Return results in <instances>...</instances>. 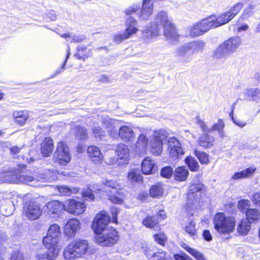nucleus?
I'll use <instances>...</instances> for the list:
<instances>
[{"instance_id":"1","label":"nucleus","mask_w":260,"mask_h":260,"mask_svg":"<svg viewBox=\"0 0 260 260\" xmlns=\"http://www.w3.org/2000/svg\"><path fill=\"white\" fill-rule=\"evenodd\" d=\"M60 236L59 226L57 224L51 225L47 236L43 240V244L48 249V252L38 254L37 260H53L56 257L60 249L59 245Z\"/></svg>"},{"instance_id":"2","label":"nucleus","mask_w":260,"mask_h":260,"mask_svg":"<svg viewBox=\"0 0 260 260\" xmlns=\"http://www.w3.org/2000/svg\"><path fill=\"white\" fill-rule=\"evenodd\" d=\"M93 192L102 191L109 197V200L115 204H121L123 202V193L119 189V185L115 181L104 179L102 185L95 184L89 186Z\"/></svg>"},{"instance_id":"3","label":"nucleus","mask_w":260,"mask_h":260,"mask_svg":"<svg viewBox=\"0 0 260 260\" xmlns=\"http://www.w3.org/2000/svg\"><path fill=\"white\" fill-rule=\"evenodd\" d=\"M155 22V26L159 29V26L163 27L164 35L169 43L175 44L178 41L179 36L177 34L171 18L168 17L166 12L161 11L157 14Z\"/></svg>"},{"instance_id":"4","label":"nucleus","mask_w":260,"mask_h":260,"mask_svg":"<svg viewBox=\"0 0 260 260\" xmlns=\"http://www.w3.org/2000/svg\"><path fill=\"white\" fill-rule=\"evenodd\" d=\"M215 230L219 234L229 235L234 231L235 219L231 216H226L222 212L216 213L213 218Z\"/></svg>"},{"instance_id":"5","label":"nucleus","mask_w":260,"mask_h":260,"mask_svg":"<svg viewBox=\"0 0 260 260\" xmlns=\"http://www.w3.org/2000/svg\"><path fill=\"white\" fill-rule=\"evenodd\" d=\"M88 246V242L85 240L76 239L70 242L63 252L66 260L82 256L87 252Z\"/></svg>"},{"instance_id":"6","label":"nucleus","mask_w":260,"mask_h":260,"mask_svg":"<svg viewBox=\"0 0 260 260\" xmlns=\"http://www.w3.org/2000/svg\"><path fill=\"white\" fill-rule=\"evenodd\" d=\"M241 44V38L233 37L220 45L214 51V56L216 58L228 57L235 52Z\"/></svg>"},{"instance_id":"7","label":"nucleus","mask_w":260,"mask_h":260,"mask_svg":"<svg viewBox=\"0 0 260 260\" xmlns=\"http://www.w3.org/2000/svg\"><path fill=\"white\" fill-rule=\"evenodd\" d=\"M53 159L54 163L61 167L66 166L70 161L71 157L69 148L65 143L60 142L58 143Z\"/></svg>"},{"instance_id":"8","label":"nucleus","mask_w":260,"mask_h":260,"mask_svg":"<svg viewBox=\"0 0 260 260\" xmlns=\"http://www.w3.org/2000/svg\"><path fill=\"white\" fill-rule=\"evenodd\" d=\"M243 4L239 2L234 5L229 10L220 14L218 16L214 15V21L216 27L223 25L232 20L240 12Z\"/></svg>"},{"instance_id":"9","label":"nucleus","mask_w":260,"mask_h":260,"mask_svg":"<svg viewBox=\"0 0 260 260\" xmlns=\"http://www.w3.org/2000/svg\"><path fill=\"white\" fill-rule=\"evenodd\" d=\"M118 240L117 232L112 228L105 230L102 234H99L95 238L96 242L102 246H111Z\"/></svg>"},{"instance_id":"10","label":"nucleus","mask_w":260,"mask_h":260,"mask_svg":"<svg viewBox=\"0 0 260 260\" xmlns=\"http://www.w3.org/2000/svg\"><path fill=\"white\" fill-rule=\"evenodd\" d=\"M205 191V186L201 181L200 177L196 176L192 181L189 186L188 193L187 199L190 203L193 204L194 202L198 201Z\"/></svg>"},{"instance_id":"11","label":"nucleus","mask_w":260,"mask_h":260,"mask_svg":"<svg viewBox=\"0 0 260 260\" xmlns=\"http://www.w3.org/2000/svg\"><path fill=\"white\" fill-rule=\"evenodd\" d=\"M167 137V133L164 129L155 132L150 140L149 145L151 152L155 155H159L162 150L163 141Z\"/></svg>"},{"instance_id":"12","label":"nucleus","mask_w":260,"mask_h":260,"mask_svg":"<svg viewBox=\"0 0 260 260\" xmlns=\"http://www.w3.org/2000/svg\"><path fill=\"white\" fill-rule=\"evenodd\" d=\"M110 220V216L106 212L102 211L101 213L97 214L92 223V229L96 235L102 234L105 230L110 228L108 226Z\"/></svg>"},{"instance_id":"13","label":"nucleus","mask_w":260,"mask_h":260,"mask_svg":"<svg viewBox=\"0 0 260 260\" xmlns=\"http://www.w3.org/2000/svg\"><path fill=\"white\" fill-rule=\"evenodd\" d=\"M22 213L29 220H34L38 219L42 213L39 204L33 201L24 203Z\"/></svg>"},{"instance_id":"14","label":"nucleus","mask_w":260,"mask_h":260,"mask_svg":"<svg viewBox=\"0 0 260 260\" xmlns=\"http://www.w3.org/2000/svg\"><path fill=\"white\" fill-rule=\"evenodd\" d=\"M101 121L112 138H118L117 129L121 125V121L113 119L108 116H105L102 117Z\"/></svg>"},{"instance_id":"15","label":"nucleus","mask_w":260,"mask_h":260,"mask_svg":"<svg viewBox=\"0 0 260 260\" xmlns=\"http://www.w3.org/2000/svg\"><path fill=\"white\" fill-rule=\"evenodd\" d=\"M174 54L178 60L181 63H188L192 58V53L188 43L177 47Z\"/></svg>"},{"instance_id":"16","label":"nucleus","mask_w":260,"mask_h":260,"mask_svg":"<svg viewBox=\"0 0 260 260\" xmlns=\"http://www.w3.org/2000/svg\"><path fill=\"white\" fill-rule=\"evenodd\" d=\"M144 253L149 260H168L167 253L161 249L157 250L154 246L143 247Z\"/></svg>"},{"instance_id":"17","label":"nucleus","mask_w":260,"mask_h":260,"mask_svg":"<svg viewBox=\"0 0 260 260\" xmlns=\"http://www.w3.org/2000/svg\"><path fill=\"white\" fill-rule=\"evenodd\" d=\"M65 204L66 210L74 215L81 214L85 211L86 206L84 204L74 199L67 200Z\"/></svg>"},{"instance_id":"18","label":"nucleus","mask_w":260,"mask_h":260,"mask_svg":"<svg viewBox=\"0 0 260 260\" xmlns=\"http://www.w3.org/2000/svg\"><path fill=\"white\" fill-rule=\"evenodd\" d=\"M80 229V222L76 219L69 220L64 227V234L69 238L74 237Z\"/></svg>"},{"instance_id":"19","label":"nucleus","mask_w":260,"mask_h":260,"mask_svg":"<svg viewBox=\"0 0 260 260\" xmlns=\"http://www.w3.org/2000/svg\"><path fill=\"white\" fill-rule=\"evenodd\" d=\"M44 208L49 214H58L62 210H66V204L57 200H53L48 202Z\"/></svg>"},{"instance_id":"20","label":"nucleus","mask_w":260,"mask_h":260,"mask_svg":"<svg viewBox=\"0 0 260 260\" xmlns=\"http://www.w3.org/2000/svg\"><path fill=\"white\" fill-rule=\"evenodd\" d=\"M153 5L151 0H143L142 8L139 13V17L143 20H147L153 13Z\"/></svg>"},{"instance_id":"21","label":"nucleus","mask_w":260,"mask_h":260,"mask_svg":"<svg viewBox=\"0 0 260 260\" xmlns=\"http://www.w3.org/2000/svg\"><path fill=\"white\" fill-rule=\"evenodd\" d=\"M87 155L92 161L94 163L101 162L103 160V155L101 150L96 146H90L88 147Z\"/></svg>"},{"instance_id":"22","label":"nucleus","mask_w":260,"mask_h":260,"mask_svg":"<svg viewBox=\"0 0 260 260\" xmlns=\"http://www.w3.org/2000/svg\"><path fill=\"white\" fill-rule=\"evenodd\" d=\"M154 161L146 157L143 160L141 165V170L144 174H153L156 170Z\"/></svg>"},{"instance_id":"23","label":"nucleus","mask_w":260,"mask_h":260,"mask_svg":"<svg viewBox=\"0 0 260 260\" xmlns=\"http://www.w3.org/2000/svg\"><path fill=\"white\" fill-rule=\"evenodd\" d=\"M118 137L124 141H131L135 137L133 129L127 126H120L118 131Z\"/></svg>"},{"instance_id":"24","label":"nucleus","mask_w":260,"mask_h":260,"mask_svg":"<svg viewBox=\"0 0 260 260\" xmlns=\"http://www.w3.org/2000/svg\"><path fill=\"white\" fill-rule=\"evenodd\" d=\"M53 148L52 139L50 137L45 138L41 145V153L44 156H48L52 154Z\"/></svg>"},{"instance_id":"25","label":"nucleus","mask_w":260,"mask_h":260,"mask_svg":"<svg viewBox=\"0 0 260 260\" xmlns=\"http://www.w3.org/2000/svg\"><path fill=\"white\" fill-rule=\"evenodd\" d=\"M158 34L159 28L155 26V24H151L150 26H147L142 31V38L148 41L158 36Z\"/></svg>"},{"instance_id":"26","label":"nucleus","mask_w":260,"mask_h":260,"mask_svg":"<svg viewBox=\"0 0 260 260\" xmlns=\"http://www.w3.org/2000/svg\"><path fill=\"white\" fill-rule=\"evenodd\" d=\"M19 183H24L29 185L32 186H39V182H42V179H44L42 178L41 179H38L37 178H35L29 175H25L23 174H19Z\"/></svg>"},{"instance_id":"27","label":"nucleus","mask_w":260,"mask_h":260,"mask_svg":"<svg viewBox=\"0 0 260 260\" xmlns=\"http://www.w3.org/2000/svg\"><path fill=\"white\" fill-rule=\"evenodd\" d=\"M125 26L126 27L125 32L131 37L133 35L136 34L138 31V28L137 27V21L132 17H128L125 22Z\"/></svg>"},{"instance_id":"28","label":"nucleus","mask_w":260,"mask_h":260,"mask_svg":"<svg viewBox=\"0 0 260 260\" xmlns=\"http://www.w3.org/2000/svg\"><path fill=\"white\" fill-rule=\"evenodd\" d=\"M173 174L175 180L182 182L186 180L188 176L189 172L185 167H179L175 169Z\"/></svg>"},{"instance_id":"29","label":"nucleus","mask_w":260,"mask_h":260,"mask_svg":"<svg viewBox=\"0 0 260 260\" xmlns=\"http://www.w3.org/2000/svg\"><path fill=\"white\" fill-rule=\"evenodd\" d=\"M244 94L247 100L258 102L260 101V89L257 88H250L245 89L244 91Z\"/></svg>"},{"instance_id":"30","label":"nucleus","mask_w":260,"mask_h":260,"mask_svg":"<svg viewBox=\"0 0 260 260\" xmlns=\"http://www.w3.org/2000/svg\"><path fill=\"white\" fill-rule=\"evenodd\" d=\"M199 23L204 32L208 31L212 28L217 27L214 21V15H211L206 19L202 20Z\"/></svg>"},{"instance_id":"31","label":"nucleus","mask_w":260,"mask_h":260,"mask_svg":"<svg viewBox=\"0 0 260 260\" xmlns=\"http://www.w3.org/2000/svg\"><path fill=\"white\" fill-rule=\"evenodd\" d=\"M214 142V139L213 137L207 134H204L199 137L198 144L204 148H208L213 146Z\"/></svg>"},{"instance_id":"32","label":"nucleus","mask_w":260,"mask_h":260,"mask_svg":"<svg viewBox=\"0 0 260 260\" xmlns=\"http://www.w3.org/2000/svg\"><path fill=\"white\" fill-rule=\"evenodd\" d=\"M182 247L191 254L196 260H207L204 254L199 250L192 248L187 244L183 243L181 245Z\"/></svg>"},{"instance_id":"33","label":"nucleus","mask_w":260,"mask_h":260,"mask_svg":"<svg viewBox=\"0 0 260 260\" xmlns=\"http://www.w3.org/2000/svg\"><path fill=\"white\" fill-rule=\"evenodd\" d=\"M256 170V168L254 167L248 168L241 172L236 173L233 176L232 179L234 180H238L250 177L255 173Z\"/></svg>"},{"instance_id":"34","label":"nucleus","mask_w":260,"mask_h":260,"mask_svg":"<svg viewBox=\"0 0 260 260\" xmlns=\"http://www.w3.org/2000/svg\"><path fill=\"white\" fill-rule=\"evenodd\" d=\"M127 177L132 183H141L143 180V177L140 174L139 168L131 169L127 174Z\"/></svg>"},{"instance_id":"35","label":"nucleus","mask_w":260,"mask_h":260,"mask_svg":"<svg viewBox=\"0 0 260 260\" xmlns=\"http://www.w3.org/2000/svg\"><path fill=\"white\" fill-rule=\"evenodd\" d=\"M116 152L118 158L120 159L127 160L129 157V149L124 144H118L116 147Z\"/></svg>"},{"instance_id":"36","label":"nucleus","mask_w":260,"mask_h":260,"mask_svg":"<svg viewBox=\"0 0 260 260\" xmlns=\"http://www.w3.org/2000/svg\"><path fill=\"white\" fill-rule=\"evenodd\" d=\"M251 229V222L247 219H243L237 227L238 233L241 235H246Z\"/></svg>"},{"instance_id":"37","label":"nucleus","mask_w":260,"mask_h":260,"mask_svg":"<svg viewBox=\"0 0 260 260\" xmlns=\"http://www.w3.org/2000/svg\"><path fill=\"white\" fill-rule=\"evenodd\" d=\"M246 218L248 221L256 222L260 219V213L258 210L256 209H249L246 211Z\"/></svg>"},{"instance_id":"38","label":"nucleus","mask_w":260,"mask_h":260,"mask_svg":"<svg viewBox=\"0 0 260 260\" xmlns=\"http://www.w3.org/2000/svg\"><path fill=\"white\" fill-rule=\"evenodd\" d=\"M13 117L16 123L23 125L27 119L28 115L26 111H15L13 113Z\"/></svg>"},{"instance_id":"39","label":"nucleus","mask_w":260,"mask_h":260,"mask_svg":"<svg viewBox=\"0 0 260 260\" xmlns=\"http://www.w3.org/2000/svg\"><path fill=\"white\" fill-rule=\"evenodd\" d=\"M2 177L4 181L9 183H19V173H18L6 172L3 173Z\"/></svg>"},{"instance_id":"40","label":"nucleus","mask_w":260,"mask_h":260,"mask_svg":"<svg viewBox=\"0 0 260 260\" xmlns=\"http://www.w3.org/2000/svg\"><path fill=\"white\" fill-rule=\"evenodd\" d=\"M162 186L160 184L153 185L149 190V194L151 197L159 198L163 194Z\"/></svg>"},{"instance_id":"41","label":"nucleus","mask_w":260,"mask_h":260,"mask_svg":"<svg viewBox=\"0 0 260 260\" xmlns=\"http://www.w3.org/2000/svg\"><path fill=\"white\" fill-rule=\"evenodd\" d=\"M0 208L4 214L7 216L13 212L14 208L13 203L11 200H8L6 201L5 204H1Z\"/></svg>"},{"instance_id":"42","label":"nucleus","mask_w":260,"mask_h":260,"mask_svg":"<svg viewBox=\"0 0 260 260\" xmlns=\"http://www.w3.org/2000/svg\"><path fill=\"white\" fill-rule=\"evenodd\" d=\"M224 127V123L222 119H219L218 123L213 125L211 128V132L217 131L220 137L223 138L225 136V133L223 130Z\"/></svg>"},{"instance_id":"43","label":"nucleus","mask_w":260,"mask_h":260,"mask_svg":"<svg viewBox=\"0 0 260 260\" xmlns=\"http://www.w3.org/2000/svg\"><path fill=\"white\" fill-rule=\"evenodd\" d=\"M185 162L191 171H197L199 169V165L196 159L191 156L187 157Z\"/></svg>"},{"instance_id":"44","label":"nucleus","mask_w":260,"mask_h":260,"mask_svg":"<svg viewBox=\"0 0 260 260\" xmlns=\"http://www.w3.org/2000/svg\"><path fill=\"white\" fill-rule=\"evenodd\" d=\"M143 224L148 228H154L158 224L155 216H147L143 220Z\"/></svg>"},{"instance_id":"45","label":"nucleus","mask_w":260,"mask_h":260,"mask_svg":"<svg viewBox=\"0 0 260 260\" xmlns=\"http://www.w3.org/2000/svg\"><path fill=\"white\" fill-rule=\"evenodd\" d=\"M76 136L80 140H84L87 138V131L83 127H76L74 128Z\"/></svg>"},{"instance_id":"46","label":"nucleus","mask_w":260,"mask_h":260,"mask_svg":"<svg viewBox=\"0 0 260 260\" xmlns=\"http://www.w3.org/2000/svg\"><path fill=\"white\" fill-rule=\"evenodd\" d=\"M148 140L146 137V136L144 134H141L139 137L138 140L137 142L136 147L138 149L144 150L147 145Z\"/></svg>"},{"instance_id":"47","label":"nucleus","mask_w":260,"mask_h":260,"mask_svg":"<svg viewBox=\"0 0 260 260\" xmlns=\"http://www.w3.org/2000/svg\"><path fill=\"white\" fill-rule=\"evenodd\" d=\"M188 43L192 53L196 51L202 50L205 46L204 43L201 41L192 42Z\"/></svg>"},{"instance_id":"48","label":"nucleus","mask_w":260,"mask_h":260,"mask_svg":"<svg viewBox=\"0 0 260 260\" xmlns=\"http://www.w3.org/2000/svg\"><path fill=\"white\" fill-rule=\"evenodd\" d=\"M194 154L202 164L207 165L209 163V155L205 152L196 150Z\"/></svg>"},{"instance_id":"49","label":"nucleus","mask_w":260,"mask_h":260,"mask_svg":"<svg viewBox=\"0 0 260 260\" xmlns=\"http://www.w3.org/2000/svg\"><path fill=\"white\" fill-rule=\"evenodd\" d=\"M169 153L170 157L173 159H177L183 155L184 152L180 146H179V148L175 147L174 148L170 149Z\"/></svg>"},{"instance_id":"50","label":"nucleus","mask_w":260,"mask_h":260,"mask_svg":"<svg viewBox=\"0 0 260 260\" xmlns=\"http://www.w3.org/2000/svg\"><path fill=\"white\" fill-rule=\"evenodd\" d=\"M185 231L189 234L191 236L194 237L196 236L197 230L196 228V224L193 221L188 223L185 228Z\"/></svg>"},{"instance_id":"51","label":"nucleus","mask_w":260,"mask_h":260,"mask_svg":"<svg viewBox=\"0 0 260 260\" xmlns=\"http://www.w3.org/2000/svg\"><path fill=\"white\" fill-rule=\"evenodd\" d=\"M203 33L200 25L199 23L194 25L190 30V35L193 37H197L202 35Z\"/></svg>"},{"instance_id":"52","label":"nucleus","mask_w":260,"mask_h":260,"mask_svg":"<svg viewBox=\"0 0 260 260\" xmlns=\"http://www.w3.org/2000/svg\"><path fill=\"white\" fill-rule=\"evenodd\" d=\"M57 189L62 196H70L72 193V190L65 185L57 186Z\"/></svg>"},{"instance_id":"53","label":"nucleus","mask_w":260,"mask_h":260,"mask_svg":"<svg viewBox=\"0 0 260 260\" xmlns=\"http://www.w3.org/2000/svg\"><path fill=\"white\" fill-rule=\"evenodd\" d=\"M250 202L247 200H242L239 202L238 208L240 211L245 212L249 209Z\"/></svg>"},{"instance_id":"54","label":"nucleus","mask_w":260,"mask_h":260,"mask_svg":"<svg viewBox=\"0 0 260 260\" xmlns=\"http://www.w3.org/2000/svg\"><path fill=\"white\" fill-rule=\"evenodd\" d=\"M131 38L125 31L123 34H118L114 35L113 40L116 43L119 44L122 41Z\"/></svg>"},{"instance_id":"55","label":"nucleus","mask_w":260,"mask_h":260,"mask_svg":"<svg viewBox=\"0 0 260 260\" xmlns=\"http://www.w3.org/2000/svg\"><path fill=\"white\" fill-rule=\"evenodd\" d=\"M254 9V6L250 5L243 11L242 15L241 16L240 19H247L250 17L252 13L253 10Z\"/></svg>"},{"instance_id":"56","label":"nucleus","mask_w":260,"mask_h":260,"mask_svg":"<svg viewBox=\"0 0 260 260\" xmlns=\"http://www.w3.org/2000/svg\"><path fill=\"white\" fill-rule=\"evenodd\" d=\"M82 196L85 198L86 200L87 201H93L94 199V197L93 194V191L91 188L88 187V189L83 191Z\"/></svg>"},{"instance_id":"57","label":"nucleus","mask_w":260,"mask_h":260,"mask_svg":"<svg viewBox=\"0 0 260 260\" xmlns=\"http://www.w3.org/2000/svg\"><path fill=\"white\" fill-rule=\"evenodd\" d=\"M93 134L95 137L100 139L105 136V132L100 126H94L93 128Z\"/></svg>"},{"instance_id":"58","label":"nucleus","mask_w":260,"mask_h":260,"mask_svg":"<svg viewBox=\"0 0 260 260\" xmlns=\"http://www.w3.org/2000/svg\"><path fill=\"white\" fill-rule=\"evenodd\" d=\"M154 239L158 244L164 246L167 241V237L165 234L158 233L154 235Z\"/></svg>"},{"instance_id":"59","label":"nucleus","mask_w":260,"mask_h":260,"mask_svg":"<svg viewBox=\"0 0 260 260\" xmlns=\"http://www.w3.org/2000/svg\"><path fill=\"white\" fill-rule=\"evenodd\" d=\"M168 149L174 148L175 147L179 148L180 146V143L175 138H170L168 140Z\"/></svg>"},{"instance_id":"60","label":"nucleus","mask_w":260,"mask_h":260,"mask_svg":"<svg viewBox=\"0 0 260 260\" xmlns=\"http://www.w3.org/2000/svg\"><path fill=\"white\" fill-rule=\"evenodd\" d=\"M173 171L171 167H166L162 168L160 172L161 176L165 178H170L173 174Z\"/></svg>"},{"instance_id":"61","label":"nucleus","mask_w":260,"mask_h":260,"mask_svg":"<svg viewBox=\"0 0 260 260\" xmlns=\"http://www.w3.org/2000/svg\"><path fill=\"white\" fill-rule=\"evenodd\" d=\"M140 8V5L134 4L130 6L125 10V13L127 15H131L136 12Z\"/></svg>"},{"instance_id":"62","label":"nucleus","mask_w":260,"mask_h":260,"mask_svg":"<svg viewBox=\"0 0 260 260\" xmlns=\"http://www.w3.org/2000/svg\"><path fill=\"white\" fill-rule=\"evenodd\" d=\"M197 122L204 132L207 133L211 132V128H208L207 125L199 117H197Z\"/></svg>"},{"instance_id":"63","label":"nucleus","mask_w":260,"mask_h":260,"mask_svg":"<svg viewBox=\"0 0 260 260\" xmlns=\"http://www.w3.org/2000/svg\"><path fill=\"white\" fill-rule=\"evenodd\" d=\"M72 42L81 43L86 39V37L83 35H74L71 37Z\"/></svg>"},{"instance_id":"64","label":"nucleus","mask_w":260,"mask_h":260,"mask_svg":"<svg viewBox=\"0 0 260 260\" xmlns=\"http://www.w3.org/2000/svg\"><path fill=\"white\" fill-rule=\"evenodd\" d=\"M10 260H24V257L19 251H14L12 253Z\"/></svg>"}]
</instances>
